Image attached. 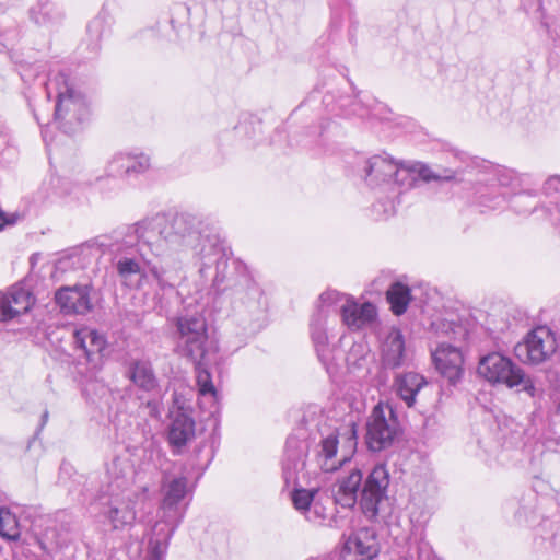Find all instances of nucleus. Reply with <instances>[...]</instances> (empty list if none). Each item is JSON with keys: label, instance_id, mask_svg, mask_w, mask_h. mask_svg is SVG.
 Segmentation results:
<instances>
[{"label": "nucleus", "instance_id": "obj_1", "mask_svg": "<svg viewBox=\"0 0 560 560\" xmlns=\"http://www.w3.org/2000/svg\"><path fill=\"white\" fill-rule=\"evenodd\" d=\"M122 283L138 288L149 273L161 289L165 279L162 258L172 248L190 250L206 281L219 287L225 279L228 256L219 235L199 218L188 213L156 214L127 226L121 237L107 244Z\"/></svg>", "mask_w": 560, "mask_h": 560}, {"label": "nucleus", "instance_id": "obj_2", "mask_svg": "<svg viewBox=\"0 0 560 560\" xmlns=\"http://www.w3.org/2000/svg\"><path fill=\"white\" fill-rule=\"evenodd\" d=\"M389 485V472L384 464H377L369 472L363 483V472L359 468L351 469L340 476L331 488L336 504L353 508L360 494L363 513L373 518L378 513V505L386 497Z\"/></svg>", "mask_w": 560, "mask_h": 560}, {"label": "nucleus", "instance_id": "obj_3", "mask_svg": "<svg viewBox=\"0 0 560 560\" xmlns=\"http://www.w3.org/2000/svg\"><path fill=\"white\" fill-rule=\"evenodd\" d=\"M47 97L56 95L54 120L66 133L79 129L89 114L84 95L78 91L63 72H58L45 82Z\"/></svg>", "mask_w": 560, "mask_h": 560}, {"label": "nucleus", "instance_id": "obj_4", "mask_svg": "<svg viewBox=\"0 0 560 560\" xmlns=\"http://www.w3.org/2000/svg\"><path fill=\"white\" fill-rule=\"evenodd\" d=\"M192 487L184 474L164 472L161 481V521L170 526L171 534L183 521L188 502L192 494Z\"/></svg>", "mask_w": 560, "mask_h": 560}, {"label": "nucleus", "instance_id": "obj_5", "mask_svg": "<svg viewBox=\"0 0 560 560\" xmlns=\"http://www.w3.org/2000/svg\"><path fill=\"white\" fill-rule=\"evenodd\" d=\"M477 372L491 384H502L509 388L521 387L520 390L527 393L530 397L535 396L536 388L532 378L510 358L499 352L481 357Z\"/></svg>", "mask_w": 560, "mask_h": 560}, {"label": "nucleus", "instance_id": "obj_6", "mask_svg": "<svg viewBox=\"0 0 560 560\" xmlns=\"http://www.w3.org/2000/svg\"><path fill=\"white\" fill-rule=\"evenodd\" d=\"M401 428L396 411L388 404L378 402L366 421V445L373 452L390 447Z\"/></svg>", "mask_w": 560, "mask_h": 560}, {"label": "nucleus", "instance_id": "obj_7", "mask_svg": "<svg viewBox=\"0 0 560 560\" xmlns=\"http://www.w3.org/2000/svg\"><path fill=\"white\" fill-rule=\"evenodd\" d=\"M176 327L183 353L191 360H200L215 351L208 346L207 323L200 313L177 317Z\"/></svg>", "mask_w": 560, "mask_h": 560}, {"label": "nucleus", "instance_id": "obj_8", "mask_svg": "<svg viewBox=\"0 0 560 560\" xmlns=\"http://www.w3.org/2000/svg\"><path fill=\"white\" fill-rule=\"evenodd\" d=\"M106 247L107 243L97 237L70 248L55 262L51 277L56 281H61L68 272L84 269L93 258L101 256Z\"/></svg>", "mask_w": 560, "mask_h": 560}, {"label": "nucleus", "instance_id": "obj_9", "mask_svg": "<svg viewBox=\"0 0 560 560\" xmlns=\"http://www.w3.org/2000/svg\"><path fill=\"white\" fill-rule=\"evenodd\" d=\"M556 348L552 331L546 326H538L515 346L514 353L524 363L538 364L552 355Z\"/></svg>", "mask_w": 560, "mask_h": 560}, {"label": "nucleus", "instance_id": "obj_10", "mask_svg": "<svg viewBox=\"0 0 560 560\" xmlns=\"http://www.w3.org/2000/svg\"><path fill=\"white\" fill-rule=\"evenodd\" d=\"M133 492L108 493V500L103 504L102 515L113 530L130 528L136 521Z\"/></svg>", "mask_w": 560, "mask_h": 560}, {"label": "nucleus", "instance_id": "obj_11", "mask_svg": "<svg viewBox=\"0 0 560 560\" xmlns=\"http://www.w3.org/2000/svg\"><path fill=\"white\" fill-rule=\"evenodd\" d=\"M454 178L453 174L445 176L433 173V171L421 163H399L397 162L396 171L393 176L388 191L393 195L407 191L418 185L420 180H450Z\"/></svg>", "mask_w": 560, "mask_h": 560}, {"label": "nucleus", "instance_id": "obj_12", "mask_svg": "<svg viewBox=\"0 0 560 560\" xmlns=\"http://www.w3.org/2000/svg\"><path fill=\"white\" fill-rule=\"evenodd\" d=\"M151 168V158L141 151L115 153L106 165V174L115 178H136Z\"/></svg>", "mask_w": 560, "mask_h": 560}, {"label": "nucleus", "instance_id": "obj_13", "mask_svg": "<svg viewBox=\"0 0 560 560\" xmlns=\"http://www.w3.org/2000/svg\"><path fill=\"white\" fill-rule=\"evenodd\" d=\"M341 320L351 331L375 330L378 326V313L371 302L358 303L350 298L341 305Z\"/></svg>", "mask_w": 560, "mask_h": 560}, {"label": "nucleus", "instance_id": "obj_14", "mask_svg": "<svg viewBox=\"0 0 560 560\" xmlns=\"http://www.w3.org/2000/svg\"><path fill=\"white\" fill-rule=\"evenodd\" d=\"M432 358L436 370L451 384L455 385L464 375V355L459 348L441 343Z\"/></svg>", "mask_w": 560, "mask_h": 560}, {"label": "nucleus", "instance_id": "obj_15", "mask_svg": "<svg viewBox=\"0 0 560 560\" xmlns=\"http://www.w3.org/2000/svg\"><path fill=\"white\" fill-rule=\"evenodd\" d=\"M89 285L62 287L55 300L65 314H86L93 308Z\"/></svg>", "mask_w": 560, "mask_h": 560}, {"label": "nucleus", "instance_id": "obj_16", "mask_svg": "<svg viewBox=\"0 0 560 560\" xmlns=\"http://www.w3.org/2000/svg\"><path fill=\"white\" fill-rule=\"evenodd\" d=\"M33 304L34 298L22 287L13 285L5 292H0V322H8L27 313Z\"/></svg>", "mask_w": 560, "mask_h": 560}, {"label": "nucleus", "instance_id": "obj_17", "mask_svg": "<svg viewBox=\"0 0 560 560\" xmlns=\"http://www.w3.org/2000/svg\"><path fill=\"white\" fill-rule=\"evenodd\" d=\"M343 552L354 560H372L380 552L376 533L371 528H360L352 533L343 544Z\"/></svg>", "mask_w": 560, "mask_h": 560}, {"label": "nucleus", "instance_id": "obj_18", "mask_svg": "<svg viewBox=\"0 0 560 560\" xmlns=\"http://www.w3.org/2000/svg\"><path fill=\"white\" fill-rule=\"evenodd\" d=\"M396 166L397 161L390 156L386 154L374 155L365 162L364 179L366 184L373 188L384 185L386 190H388Z\"/></svg>", "mask_w": 560, "mask_h": 560}, {"label": "nucleus", "instance_id": "obj_19", "mask_svg": "<svg viewBox=\"0 0 560 560\" xmlns=\"http://www.w3.org/2000/svg\"><path fill=\"white\" fill-rule=\"evenodd\" d=\"M215 351L210 355L200 358V360H192L196 371V383L200 396V405L208 404L210 409H215L218 404V392L213 385L211 373L208 366L215 361Z\"/></svg>", "mask_w": 560, "mask_h": 560}, {"label": "nucleus", "instance_id": "obj_20", "mask_svg": "<svg viewBox=\"0 0 560 560\" xmlns=\"http://www.w3.org/2000/svg\"><path fill=\"white\" fill-rule=\"evenodd\" d=\"M133 475V466L128 458L115 457L107 467V493L132 492Z\"/></svg>", "mask_w": 560, "mask_h": 560}, {"label": "nucleus", "instance_id": "obj_21", "mask_svg": "<svg viewBox=\"0 0 560 560\" xmlns=\"http://www.w3.org/2000/svg\"><path fill=\"white\" fill-rule=\"evenodd\" d=\"M127 376L138 389L150 394L160 393L159 380L150 361H131L128 364Z\"/></svg>", "mask_w": 560, "mask_h": 560}, {"label": "nucleus", "instance_id": "obj_22", "mask_svg": "<svg viewBox=\"0 0 560 560\" xmlns=\"http://www.w3.org/2000/svg\"><path fill=\"white\" fill-rule=\"evenodd\" d=\"M428 386L425 377L416 372H407L396 375L394 380V390L396 395L412 408L416 405L417 396Z\"/></svg>", "mask_w": 560, "mask_h": 560}, {"label": "nucleus", "instance_id": "obj_23", "mask_svg": "<svg viewBox=\"0 0 560 560\" xmlns=\"http://www.w3.org/2000/svg\"><path fill=\"white\" fill-rule=\"evenodd\" d=\"M73 345L84 353L89 362H93L105 349L106 338L96 329L83 326L73 331Z\"/></svg>", "mask_w": 560, "mask_h": 560}, {"label": "nucleus", "instance_id": "obj_24", "mask_svg": "<svg viewBox=\"0 0 560 560\" xmlns=\"http://www.w3.org/2000/svg\"><path fill=\"white\" fill-rule=\"evenodd\" d=\"M195 421L186 413H177L168 428V442L175 452L180 450L194 439Z\"/></svg>", "mask_w": 560, "mask_h": 560}, {"label": "nucleus", "instance_id": "obj_25", "mask_svg": "<svg viewBox=\"0 0 560 560\" xmlns=\"http://www.w3.org/2000/svg\"><path fill=\"white\" fill-rule=\"evenodd\" d=\"M405 340L399 329L393 328L382 348V360L386 368L396 369L404 362Z\"/></svg>", "mask_w": 560, "mask_h": 560}, {"label": "nucleus", "instance_id": "obj_26", "mask_svg": "<svg viewBox=\"0 0 560 560\" xmlns=\"http://www.w3.org/2000/svg\"><path fill=\"white\" fill-rule=\"evenodd\" d=\"M305 443L298 440H289L285 445L283 474L287 481L294 480L299 470L305 465Z\"/></svg>", "mask_w": 560, "mask_h": 560}, {"label": "nucleus", "instance_id": "obj_27", "mask_svg": "<svg viewBox=\"0 0 560 560\" xmlns=\"http://www.w3.org/2000/svg\"><path fill=\"white\" fill-rule=\"evenodd\" d=\"M373 362L374 355L366 342H354L346 354V363L351 373L365 375Z\"/></svg>", "mask_w": 560, "mask_h": 560}, {"label": "nucleus", "instance_id": "obj_28", "mask_svg": "<svg viewBox=\"0 0 560 560\" xmlns=\"http://www.w3.org/2000/svg\"><path fill=\"white\" fill-rule=\"evenodd\" d=\"M327 322L324 313H314L311 318L310 329L311 338L314 343L318 358L325 362L329 353V338L327 332Z\"/></svg>", "mask_w": 560, "mask_h": 560}, {"label": "nucleus", "instance_id": "obj_29", "mask_svg": "<svg viewBox=\"0 0 560 560\" xmlns=\"http://www.w3.org/2000/svg\"><path fill=\"white\" fill-rule=\"evenodd\" d=\"M338 436L339 432H331L320 441L318 463L320 468L325 471H332L337 469L348 459L347 455L338 460L336 459L339 443Z\"/></svg>", "mask_w": 560, "mask_h": 560}, {"label": "nucleus", "instance_id": "obj_30", "mask_svg": "<svg viewBox=\"0 0 560 560\" xmlns=\"http://www.w3.org/2000/svg\"><path fill=\"white\" fill-rule=\"evenodd\" d=\"M487 174L483 179L491 188L500 187H515L518 184V177L514 171L502 166L489 165L487 166Z\"/></svg>", "mask_w": 560, "mask_h": 560}, {"label": "nucleus", "instance_id": "obj_31", "mask_svg": "<svg viewBox=\"0 0 560 560\" xmlns=\"http://www.w3.org/2000/svg\"><path fill=\"white\" fill-rule=\"evenodd\" d=\"M386 298L395 315H402L410 303L411 295L408 285L395 282L387 290Z\"/></svg>", "mask_w": 560, "mask_h": 560}, {"label": "nucleus", "instance_id": "obj_32", "mask_svg": "<svg viewBox=\"0 0 560 560\" xmlns=\"http://www.w3.org/2000/svg\"><path fill=\"white\" fill-rule=\"evenodd\" d=\"M349 299V295L340 293L336 290H326L318 298L315 313H324L328 319L330 312L339 310L341 313L342 303Z\"/></svg>", "mask_w": 560, "mask_h": 560}, {"label": "nucleus", "instance_id": "obj_33", "mask_svg": "<svg viewBox=\"0 0 560 560\" xmlns=\"http://www.w3.org/2000/svg\"><path fill=\"white\" fill-rule=\"evenodd\" d=\"M0 536L8 540L20 538L18 518L8 508H0Z\"/></svg>", "mask_w": 560, "mask_h": 560}, {"label": "nucleus", "instance_id": "obj_34", "mask_svg": "<svg viewBox=\"0 0 560 560\" xmlns=\"http://www.w3.org/2000/svg\"><path fill=\"white\" fill-rule=\"evenodd\" d=\"M317 492V489H295L292 492V502L294 508L301 513L305 514L313 504Z\"/></svg>", "mask_w": 560, "mask_h": 560}, {"label": "nucleus", "instance_id": "obj_35", "mask_svg": "<svg viewBox=\"0 0 560 560\" xmlns=\"http://www.w3.org/2000/svg\"><path fill=\"white\" fill-rule=\"evenodd\" d=\"M522 4L526 13L538 21L541 26L550 18V14L546 13L545 0H522Z\"/></svg>", "mask_w": 560, "mask_h": 560}, {"label": "nucleus", "instance_id": "obj_36", "mask_svg": "<svg viewBox=\"0 0 560 560\" xmlns=\"http://www.w3.org/2000/svg\"><path fill=\"white\" fill-rule=\"evenodd\" d=\"M109 15L105 12H101L97 16H95L88 25L89 34L95 38L100 39L102 35L105 33L106 28L109 27Z\"/></svg>", "mask_w": 560, "mask_h": 560}, {"label": "nucleus", "instance_id": "obj_37", "mask_svg": "<svg viewBox=\"0 0 560 560\" xmlns=\"http://www.w3.org/2000/svg\"><path fill=\"white\" fill-rule=\"evenodd\" d=\"M173 534H171V532L168 529L164 539H150L148 557H151V558L158 559V560H164V557H165V553L167 550V546H168V539Z\"/></svg>", "mask_w": 560, "mask_h": 560}, {"label": "nucleus", "instance_id": "obj_38", "mask_svg": "<svg viewBox=\"0 0 560 560\" xmlns=\"http://www.w3.org/2000/svg\"><path fill=\"white\" fill-rule=\"evenodd\" d=\"M304 515L308 522L319 525L323 524L328 516L326 508L317 501L313 502Z\"/></svg>", "mask_w": 560, "mask_h": 560}, {"label": "nucleus", "instance_id": "obj_39", "mask_svg": "<svg viewBox=\"0 0 560 560\" xmlns=\"http://www.w3.org/2000/svg\"><path fill=\"white\" fill-rule=\"evenodd\" d=\"M547 34L560 45V11L551 14L548 21L544 22Z\"/></svg>", "mask_w": 560, "mask_h": 560}, {"label": "nucleus", "instance_id": "obj_40", "mask_svg": "<svg viewBox=\"0 0 560 560\" xmlns=\"http://www.w3.org/2000/svg\"><path fill=\"white\" fill-rule=\"evenodd\" d=\"M23 218L24 215L18 211L5 212L0 207V232L4 231L8 228L16 225L19 222L23 220Z\"/></svg>", "mask_w": 560, "mask_h": 560}, {"label": "nucleus", "instance_id": "obj_41", "mask_svg": "<svg viewBox=\"0 0 560 560\" xmlns=\"http://www.w3.org/2000/svg\"><path fill=\"white\" fill-rule=\"evenodd\" d=\"M542 190L547 197L560 194V175L549 176L544 183Z\"/></svg>", "mask_w": 560, "mask_h": 560}, {"label": "nucleus", "instance_id": "obj_42", "mask_svg": "<svg viewBox=\"0 0 560 560\" xmlns=\"http://www.w3.org/2000/svg\"><path fill=\"white\" fill-rule=\"evenodd\" d=\"M346 436V445L349 451V453H352L358 444V436H357V425L355 423L351 422L349 425L345 428L343 434Z\"/></svg>", "mask_w": 560, "mask_h": 560}, {"label": "nucleus", "instance_id": "obj_43", "mask_svg": "<svg viewBox=\"0 0 560 560\" xmlns=\"http://www.w3.org/2000/svg\"><path fill=\"white\" fill-rule=\"evenodd\" d=\"M532 199H533V196L529 194L516 196L515 199L513 200V208L518 213L529 212L530 209H523V205H527L528 201H530Z\"/></svg>", "mask_w": 560, "mask_h": 560}, {"label": "nucleus", "instance_id": "obj_44", "mask_svg": "<svg viewBox=\"0 0 560 560\" xmlns=\"http://www.w3.org/2000/svg\"><path fill=\"white\" fill-rule=\"evenodd\" d=\"M533 210L538 211L537 208H534ZM539 211L544 212L546 218H548L553 225L560 226V202L556 206V211H550L546 207H541Z\"/></svg>", "mask_w": 560, "mask_h": 560}, {"label": "nucleus", "instance_id": "obj_45", "mask_svg": "<svg viewBox=\"0 0 560 560\" xmlns=\"http://www.w3.org/2000/svg\"><path fill=\"white\" fill-rule=\"evenodd\" d=\"M10 135L4 124L0 120V155L4 149L9 145Z\"/></svg>", "mask_w": 560, "mask_h": 560}, {"label": "nucleus", "instance_id": "obj_46", "mask_svg": "<svg viewBox=\"0 0 560 560\" xmlns=\"http://www.w3.org/2000/svg\"><path fill=\"white\" fill-rule=\"evenodd\" d=\"M478 192L480 194V201L488 206V203L491 202V200L488 197V194H486L481 190H478ZM494 200H495L494 205H489V207H491L493 209L499 207L505 200V197L503 195H498L494 197Z\"/></svg>", "mask_w": 560, "mask_h": 560}, {"label": "nucleus", "instance_id": "obj_47", "mask_svg": "<svg viewBox=\"0 0 560 560\" xmlns=\"http://www.w3.org/2000/svg\"><path fill=\"white\" fill-rule=\"evenodd\" d=\"M147 408L152 417L158 418L160 416V402L158 400H149L147 402Z\"/></svg>", "mask_w": 560, "mask_h": 560}, {"label": "nucleus", "instance_id": "obj_48", "mask_svg": "<svg viewBox=\"0 0 560 560\" xmlns=\"http://www.w3.org/2000/svg\"><path fill=\"white\" fill-rule=\"evenodd\" d=\"M395 210V206H394V202L393 201H389L386 206V208L384 209V214L385 215H389L394 212Z\"/></svg>", "mask_w": 560, "mask_h": 560}, {"label": "nucleus", "instance_id": "obj_49", "mask_svg": "<svg viewBox=\"0 0 560 560\" xmlns=\"http://www.w3.org/2000/svg\"><path fill=\"white\" fill-rule=\"evenodd\" d=\"M48 419V411L46 410L44 413H43V423H42V427L46 423Z\"/></svg>", "mask_w": 560, "mask_h": 560}, {"label": "nucleus", "instance_id": "obj_50", "mask_svg": "<svg viewBox=\"0 0 560 560\" xmlns=\"http://www.w3.org/2000/svg\"><path fill=\"white\" fill-rule=\"evenodd\" d=\"M557 412L560 415V402L557 406Z\"/></svg>", "mask_w": 560, "mask_h": 560}, {"label": "nucleus", "instance_id": "obj_51", "mask_svg": "<svg viewBox=\"0 0 560 560\" xmlns=\"http://www.w3.org/2000/svg\"><path fill=\"white\" fill-rule=\"evenodd\" d=\"M352 113L353 114H359V110L358 109H353Z\"/></svg>", "mask_w": 560, "mask_h": 560}]
</instances>
